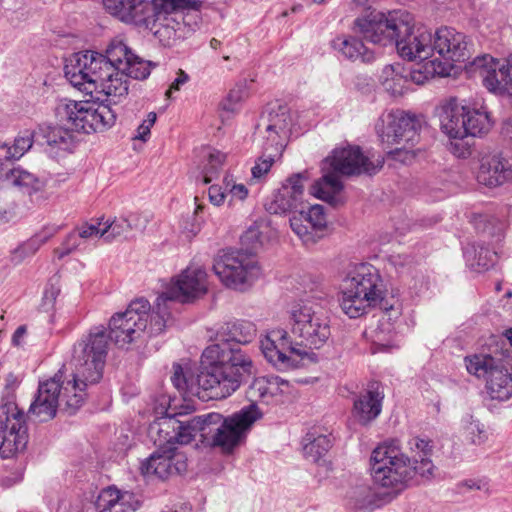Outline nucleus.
Wrapping results in <instances>:
<instances>
[{"label": "nucleus", "instance_id": "f257e3e1", "mask_svg": "<svg viewBox=\"0 0 512 512\" xmlns=\"http://www.w3.org/2000/svg\"><path fill=\"white\" fill-rule=\"evenodd\" d=\"M317 301L309 297L303 299L291 310V334L284 329H273L261 338L260 348L275 368L288 370L313 362L316 354L313 349L321 348L330 338L329 319L325 314V299L317 296Z\"/></svg>", "mask_w": 512, "mask_h": 512}, {"label": "nucleus", "instance_id": "f03ea898", "mask_svg": "<svg viewBox=\"0 0 512 512\" xmlns=\"http://www.w3.org/2000/svg\"><path fill=\"white\" fill-rule=\"evenodd\" d=\"M201 370L196 378L178 365H173L171 381L185 397L200 400H222L240 388V372L250 371L251 363L240 352L227 346L210 345L202 353Z\"/></svg>", "mask_w": 512, "mask_h": 512}, {"label": "nucleus", "instance_id": "7ed1b4c3", "mask_svg": "<svg viewBox=\"0 0 512 512\" xmlns=\"http://www.w3.org/2000/svg\"><path fill=\"white\" fill-rule=\"evenodd\" d=\"M354 29L371 43L395 44L398 54L408 61L433 59L432 31L415 23L407 11L372 12L367 17L355 19Z\"/></svg>", "mask_w": 512, "mask_h": 512}, {"label": "nucleus", "instance_id": "20e7f679", "mask_svg": "<svg viewBox=\"0 0 512 512\" xmlns=\"http://www.w3.org/2000/svg\"><path fill=\"white\" fill-rule=\"evenodd\" d=\"M105 10L120 21L150 29L163 46L185 37L186 26L173 12L191 7L190 0H103Z\"/></svg>", "mask_w": 512, "mask_h": 512}, {"label": "nucleus", "instance_id": "39448f33", "mask_svg": "<svg viewBox=\"0 0 512 512\" xmlns=\"http://www.w3.org/2000/svg\"><path fill=\"white\" fill-rule=\"evenodd\" d=\"M55 114L61 126L48 127L45 132L46 143L53 150L67 152L75 145L73 131L89 134L103 132L111 128L116 121V114L107 104L77 102L62 99L57 103Z\"/></svg>", "mask_w": 512, "mask_h": 512}, {"label": "nucleus", "instance_id": "423d86ee", "mask_svg": "<svg viewBox=\"0 0 512 512\" xmlns=\"http://www.w3.org/2000/svg\"><path fill=\"white\" fill-rule=\"evenodd\" d=\"M108 349L109 337L103 325L90 328L73 344L70 359L72 378L67 380L64 388L65 396L70 390L74 391L73 397L67 399L71 409L78 410L84 403L85 389L101 380Z\"/></svg>", "mask_w": 512, "mask_h": 512}, {"label": "nucleus", "instance_id": "0eeeda50", "mask_svg": "<svg viewBox=\"0 0 512 512\" xmlns=\"http://www.w3.org/2000/svg\"><path fill=\"white\" fill-rule=\"evenodd\" d=\"M421 463L418 468L412 467L411 459L398 445L383 443L371 453V476L376 485L391 490L395 496L414 479L431 481L435 478L436 466L426 460Z\"/></svg>", "mask_w": 512, "mask_h": 512}, {"label": "nucleus", "instance_id": "6e6552de", "mask_svg": "<svg viewBox=\"0 0 512 512\" xmlns=\"http://www.w3.org/2000/svg\"><path fill=\"white\" fill-rule=\"evenodd\" d=\"M384 159L378 156L372 160L359 147L336 148L322 164L323 176L311 186V194L330 204L336 205L343 189L339 175L375 174L382 168Z\"/></svg>", "mask_w": 512, "mask_h": 512}, {"label": "nucleus", "instance_id": "1a4fd4ad", "mask_svg": "<svg viewBox=\"0 0 512 512\" xmlns=\"http://www.w3.org/2000/svg\"><path fill=\"white\" fill-rule=\"evenodd\" d=\"M382 281L378 271L368 263L351 266L342 280L339 303L342 311L350 318H358L370 307L383 310L393 309L384 300Z\"/></svg>", "mask_w": 512, "mask_h": 512}, {"label": "nucleus", "instance_id": "9d476101", "mask_svg": "<svg viewBox=\"0 0 512 512\" xmlns=\"http://www.w3.org/2000/svg\"><path fill=\"white\" fill-rule=\"evenodd\" d=\"M440 127L449 138L483 136L490 132L494 121L481 99L449 98L440 107Z\"/></svg>", "mask_w": 512, "mask_h": 512}, {"label": "nucleus", "instance_id": "9b49d317", "mask_svg": "<svg viewBox=\"0 0 512 512\" xmlns=\"http://www.w3.org/2000/svg\"><path fill=\"white\" fill-rule=\"evenodd\" d=\"M208 290L207 273L199 266H189L157 297L151 317L150 332L162 333L172 320L171 305L174 301L186 303L203 296Z\"/></svg>", "mask_w": 512, "mask_h": 512}, {"label": "nucleus", "instance_id": "f8f14e48", "mask_svg": "<svg viewBox=\"0 0 512 512\" xmlns=\"http://www.w3.org/2000/svg\"><path fill=\"white\" fill-rule=\"evenodd\" d=\"M220 421L221 414L219 413L195 416L186 421L178 420L175 417H165L150 425L149 435L157 447H163L164 444L173 447H176V444L187 445L199 433L203 437L211 434L210 426Z\"/></svg>", "mask_w": 512, "mask_h": 512}, {"label": "nucleus", "instance_id": "ddd939ff", "mask_svg": "<svg viewBox=\"0 0 512 512\" xmlns=\"http://www.w3.org/2000/svg\"><path fill=\"white\" fill-rule=\"evenodd\" d=\"M150 303L139 298L132 301L124 312L114 314L109 321V340L121 348L139 341L145 335L156 336L150 332L151 317Z\"/></svg>", "mask_w": 512, "mask_h": 512}, {"label": "nucleus", "instance_id": "4468645a", "mask_svg": "<svg viewBox=\"0 0 512 512\" xmlns=\"http://www.w3.org/2000/svg\"><path fill=\"white\" fill-rule=\"evenodd\" d=\"M214 273L228 288L244 291L261 275L256 259L243 251H221L214 259Z\"/></svg>", "mask_w": 512, "mask_h": 512}, {"label": "nucleus", "instance_id": "2eb2a0df", "mask_svg": "<svg viewBox=\"0 0 512 512\" xmlns=\"http://www.w3.org/2000/svg\"><path fill=\"white\" fill-rule=\"evenodd\" d=\"M468 58V42L463 33L451 27H441L433 33V59L426 63V67H432L429 73L449 75L454 62H464Z\"/></svg>", "mask_w": 512, "mask_h": 512}, {"label": "nucleus", "instance_id": "dca6fc26", "mask_svg": "<svg viewBox=\"0 0 512 512\" xmlns=\"http://www.w3.org/2000/svg\"><path fill=\"white\" fill-rule=\"evenodd\" d=\"M419 119L404 110L384 111L375 123V132L383 145H417L420 141Z\"/></svg>", "mask_w": 512, "mask_h": 512}, {"label": "nucleus", "instance_id": "f3484780", "mask_svg": "<svg viewBox=\"0 0 512 512\" xmlns=\"http://www.w3.org/2000/svg\"><path fill=\"white\" fill-rule=\"evenodd\" d=\"M465 362L470 374L486 379V390L491 399L506 401L512 397V371L502 359L481 354L467 357Z\"/></svg>", "mask_w": 512, "mask_h": 512}, {"label": "nucleus", "instance_id": "a211bd4d", "mask_svg": "<svg viewBox=\"0 0 512 512\" xmlns=\"http://www.w3.org/2000/svg\"><path fill=\"white\" fill-rule=\"evenodd\" d=\"M261 417L262 412L254 404L243 407L227 418L221 415V421L210 426L211 444L223 452H231L246 438L247 432Z\"/></svg>", "mask_w": 512, "mask_h": 512}, {"label": "nucleus", "instance_id": "6ab92c4d", "mask_svg": "<svg viewBox=\"0 0 512 512\" xmlns=\"http://www.w3.org/2000/svg\"><path fill=\"white\" fill-rule=\"evenodd\" d=\"M110 66L107 65L103 54L85 51L73 54L65 65V77L78 90L92 95L101 79L106 75Z\"/></svg>", "mask_w": 512, "mask_h": 512}, {"label": "nucleus", "instance_id": "aec40b11", "mask_svg": "<svg viewBox=\"0 0 512 512\" xmlns=\"http://www.w3.org/2000/svg\"><path fill=\"white\" fill-rule=\"evenodd\" d=\"M28 443L24 412L11 399L0 406V455L11 458L22 452Z\"/></svg>", "mask_w": 512, "mask_h": 512}, {"label": "nucleus", "instance_id": "412c9836", "mask_svg": "<svg viewBox=\"0 0 512 512\" xmlns=\"http://www.w3.org/2000/svg\"><path fill=\"white\" fill-rule=\"evenodd\" d=\"M66 386L67 380L64 379L62 371L41 382L36 398L30 405L29 413L41 422L48 421L56 416L57 408L61 403H64V409L69 414L75 413L77 410L71 409L67 405V399L73 397L74 391L70 390L68 396H65L64 388Z\"/></svg>", "mask_w": 512, "mask_h": 512}, {"label": "nucleus", "instance_id": "4be33fe9", "mask_svg": "<svg viewBox=\"0 0 512 512\" xmlns=\"http://www.w3.org/2000/svg\"><path fill=\"white\" fill-rule=\"evenodd\" d=\"M471 73L477 74L483 85L495 94L512 93V54L498 60L490 55L476 57L468 67Z\"/></svg>", "mask_w": 512, "mask_h": 512}, {"label": "nucleus", "instance_id": "5701e85b", "mask_svg": "<svg viewBox=\"0 0 512 512\" xmlns=\"http://www.w3.org/2000/svg\"><path fill=\"white\" fill-rule=\"evenodd\" d=\"M289 221L292 231L305 245L316 243L327 225L324 207L319 204L294 210Z\"/></svg>", "mask_w": 512, "mask_h": 512}, {"label": "nucleus", "instance_id": "b1692460", "mask_svg": "<svg viewBox=\"0 0 512 512\" xmlns=\"http://www.w3.org/2000/svg\"><path fill=\"white\" fill-rule=\"evenodd\" d=\"M310 180L308 171L290 175L273 199L266 204V209L273 214L294 211L304 206L305 186Z\"/></svg>", "mask_w": 512, "mask_h": 512}, {"label": "nucleus", "instance_id": "393cba45", "mask_svg": "<svg viewBox=\"0 0 512 512\" xmlns=\"http://www.w3.org/2000/svg\"><path fill=\"white\" fill-rule=\"evenodd\" d=\"M187 469V458L184 453L177 450V447L163 445L157 447L142 465L141 471L144 475H155L160 479L185 472Z\"/></svg>", "mask_w": 512, "mask_h": 512}, {"label": "nucleus", "instance_id": "a878e982", "mask_svg": "<svg viewBox=\"0 0 512 512\" xmlns=\"http://www.w3.org/2000/svg\"><path fill=\"white\" fill-rule=\"evenodd\" d=\"M107 65L128 70L133 79L143 80L150 75V64L135 55L120 38H114L103 54Z\"/></svg>", "mask_w": 512, "mask_h": 512}, {"label": "nucleus", "instance_id": "bb28decb", "mask_svg": "<svg viewBox=\"0 0 512 512\" xmlns=\"http://www.w3.org/2000/svg\"><path fill=\"white\" fill-rule=\"evenodd\" d=\"M256 336L255 325L248 320H235L225 323L217 333L218 342L213 345H225L233 351L245 355L251 363L250 371L240 372V385L245 377L251 376L255 372V367L251 357L239 348L238 344L250 343Z\"/></svg>", "mask_w": 512, "mask_h": 512}, {"label": "nucleus", "instance_id": "cd10ccee", "mask_svg": "<svg viewBox=\"0 0 512 512\" xmlns=\"http://www.w3.org/2000/svg\"><path fill=\"white\" fill-rule=\"evenodd\" d=\"M292 389L290 382L279 376H262L252 381L247 390V397L255 406L257 402L270 404L290 395Z\"/></svg>", "mask_w": 512, "mask_h": 512}, {"label": "nucleus", "instance_id": "c85d7f7f", "mask_svg": "<svg viewBox=\"0 0 512 512\" xmlns=\"http://www.w3.org/2000/svg\"><path fill=\"white\" fill-rule=\"evenodd\" d=\"M512 180V158L494 154L483 158L477 172V181L488 187H497Z\"/></svg>", "mask_w": 512, "mask_h": 512}, {"label": "nucleus", "instance_id": "c756f323", "mask_svg": "<svg viewBox=\"0 0 512 512\" xmlns=\"http://www.w3.org/2000/svg\"><path fill=\"white\" fill-rule=\"evenodd\" d=\"M0 182L7 186H13L24 193L38 192L45 186V179L20 167L0 159Z\"/></svg>", "mask_w": 512, "mask_h": 512}, {"label": "nucleus", "instance_id": "7c9ffc66", "mask_svg": "<svg viewBox=\"0 0 512 512\" xmlns=\"http://www.w3.org/2000/svg\"><path fill=\"white\" fill-rule=\"evenodd\" d=\"M383 393L378 385H371L367 391L360 394L354 401L352 414L361 425H367L381 413Z\"/></svg>", "mask_w": 512, "mask_h": 512}, {"label": "nucleus", "instance_id": "2f4dec72", "mask_svg": "<svg viewBox=\"0 0 512 512\" xmlns=\"http://www.w3.org/2000/svg\"><path fill=\"white\" fill-rule=\"evenodd\" d=\"M105 74L101 75L94 93H103L110 97L114 103L126 97L129 90V78H132L129 71L110 66Z\"/></svg>", "mask_w": 512, "mask_h": 512}, {"label": "nucleus", "instance_id": "473e14b6", "mask_svg": "<svg viewBox=\"0 0 512 512\" xmlns=\"http://www.w3.org/2000/svg\"><path fill=\"white\" fill-rule=\"evenodd\" d=\"M262 121L265 122V131L268 134L264 149L268 151L270 148H274L276 152H279L282 148L281 135L286 134L291 123L288 109L278 106L276 110L272 109L266 117H263Z\"/></svg>", "mask_w": 512, "mask_h": 512}, {"label": "nucleus", "instance_id": "72a5a7b5", "mask_svg": "<svg viewBox=\"0 0 512 512\" xmlns=\"http://www.w3.org/2000/svg\"><path fill=\"white\" fill-rule=\"evenodd\" d=\"M96 505L98 512H136L139 501L131 492L109 487L100 493Z\"/></svg>", "mask_w": 512, "mask_h": 512}, {"label": "nucleus", "instance_id": "f704fd0d", "mask_svg": "<svg viewBox=\"0 0 512 512\" xmlns=\"http://www.w3.org/2000/svg\"><path fill=\"white\" fill-rule=\"evenodd\" d=\"M332 48L344 58L356 61H370L372 54L363 42L354 36L339 35L331 41Z\"/></svg>", "mask_w": 512, "mask_h": 512}, {"label": "nucleus", "instance_id": "c9c22d12", "mask_svg": "<svg viewBox=\"0 0 512 512\" xmlns=\"http://www.w3.org/2000/svg\"><path fill=\"white\" fill-rule=\"evenodd\" d=\"M380 81L384 90L394 97L403 95L409 84L405 69L399 63L386 65L382 70Z\"/></svg>", "mask_w": 512, "mask_h": 512}, {"label": "nucleus", "instance_id": "e433bc0d", "mask_svg": "<svg viewBox=\"0 0 512 512\" xmlns=\"http://www.w3.org/2000/svg\"><path fill=\"white\" fill-rule=\"evenodd\" d=\"M332 447L331 437L309 432L303 439L304 457L313 463L319 462Z\"/></svg>", "mask_w": 512, "mask_h": 512}, {"label": "nucleus", "instance_id": "4c0bfd02", "mask_svg": "<svg viewBox=\"0 0 512 512\" xmlns=\"http://www.w3.org/2000/svg\"><path fill=\"white\" fill-rule=\"evenodd\" d=\"M464 254L469 267L478 273L489 270L497 260L496 252L484 246H472Z\"/></svg>", "mask_w": 512, "mask_h": 512}, {"label": "nucleus", "instance_id": "58836bf2", "mask_svg": "<svg viewBox=\"0 0 512 512\" xmlns=\"http://www.w3.org/2000/svg\"><path fill=\"white\" fill-rule=\"evenodd\" d=\"M33 141V132L25 130L18 134L11 145L0 140V151L3 152L5 160L16 161L31 149Z\"/></svg>", "mask_w": 512, "mask_h": 512}, {"label": "nucleus", "instance_id": "ea45409f", "mask_svg": "<svg viewBox=\"0 0 512 512\" xmlns=\"http://www.w3.org/2000/svg\"><path fill=\"white\" fill-rule=\"evenodd\" d=\"M461 433L468 442L474 445H480L486 440L484 426L470 414L464 415L461 419Z\"/></svg>", "mask_w": 512, "mask_h": 512}, {"label": "nucleus", "instance_id": "a19ab883", "mask_svg": "<svg viewBox=\"0 0 512 512\" xmlns=\"http://www.w3.org/2000/svg\"><path fill=\"white\" fill-rule=\"evenodd\" d=\"M409 449L413 453V458L411 459L412 467H419L423 461H429L431 464H434L431 460L433 445L429 439H424L420 437H413L409 440Z\"/></svg>", "mask_w": 512, "mask_h": 512}, {"label": "nucleus", "instance_id": "79ce46f5", "mask_svg": "<svg viewBox=\"0 0 512 512\" xmlns=\"http://www.w3.org/2000/svg\"><path fill=\"white\" fill-rule=\"evenodd\" d=\"M268 225L264 221L254 222L242 235L241 241L251 249L262 246L268 240Z\"/></svg>", "mask_w": 512, "mask_h": 512}, {"label": "nucleus", "instance_id": "37998d69", "mask_svg": "<svg viewBox=\"0 0 512 512\" xmlns=\"http://www.w3.org/2000/svg\"><path fill=\"white\" fill-rule=\"evenodd\" d=\"M54 232V230H44L34 235L15 250L14 257L23 260L25 257L33 255L53 236Z\"/></svg>", "mask_w": 512, "mask_h": 512}, {"label": "nucleus", "instance_id": "c03bdc74", "mask_svg": "<svg viewBox=\"0 0 512 512\" xmlns=\"http://www.w3.org/2000/svg\"><path fill=\"white\" fill-rule=\"evenodd\" d=\"M205 157L207 164L203 169V180L205 184H208L219 174L226 155L218 150L209 149Z\"/></svg>", "mask_w": 512, "mask_h": 512}, {"label": "nucleus", "instance_id": "a18cd8bd", "mask_svg": "<svg viewBox=\"0 0 512 512\" xmlns=\"http://www.w3.org/2000/svg\"><path fill=\"white\" fill-rule=\"evenodd\" d=\"M60 291L59 280L52 278L47 284L42 297L41 306L44 311L48 312L53 310Z\"/></svg>", "mask_w": 512, "mask_h": 512}, {"label": "nucleus", "instance_id": "49530a36", "mask_svg": "<svg viewBox=\"0 0 512 512\" xmlns=\"http://www.w3.org/2000/svg\"><path fill=\"white\" fill-rule=\"evenodd\" d=\"M246 97V91L243 87H235L230 90L227 97L222 101L223 110L228 112H236L240 108V104Z\"/></svg>", "mask_w": 512, "mask_h": 512}, {"label": "nucleus", "instance_id": "de8ad7c7", "mask_svg": "<svg viewBox=\"0 0 512 512\" xmlns=\"http://www.w3.org/2000/svg\"><path fill=\"white\" fill-rule=\"evenodd\" d=\"M103 230L106 231L105 239L108 241L130 231L125 217L115 218L111 222L107 221L103 224Z\"/></svg>", "mask_w": 512, "mask_h": 512}, {"label": "nucleus", "instance_id": "09e8293b", "mask_svg": "<svg viewBox=\"0 0 512 512\" xmlns=\"http://www.w3.org/2000/svg\"><path fill=\"white\" fill-rule=\"evenodd\" d=\"M76 232L78 233L81 241H93L102 237L105 238L106 236V231L103 230L100 222L97 224H84L80 226Z\"/></svg>", "mask_w": 512, "mask_h": 512}, {"label": "nucleus", "instance_id": "8fccbe9b", "mask_svg": "<svg viewBox=\"0 0 512 512\" xmlns=\"http://www.w3.org/2000/svg\"><path fill=\"white\" fill-rule=\"evenodd\" d=\"M395 149L388 151L387 156L403 164L410 163L416 156L413 148L416 145H394Z\"/></svg>", "mask_w": 512, "mask_h": 512}, {"label": "nucleus", "instance_id": "3c124183", "mask_svg": "<svg viewBox=\"0 0 512 512\" xmlns=\"http://www.w3.org/2000/svg\"><path fill=\"white\" fill-rule=\"evenodd\" d=\"M223 185H225V190L231 196L232 199H237L243 201L248 196V189L244 184L236 183L232 177L226 176L223 180Z\"/></svg>", "mask_w": 512, "mask_h": 512}, {"label": "nucleus", "instance_id": "603ef678", "mask_svg": "<svg viewBox=\"0 0 512 512\" xmlns=\"http://www.w3.org/2000/svg\"><path fill=\"white\" fill-rule=\"evenodd\" d=\"M81 246V239L75 231L68 234L61 247L55 250L56 256L61 259Z\"/></svg>", "mask_w": 512, "mask_h": 512}, {"label": "nucleus", "instance_id": "864d4df0", "mask_svg": "<svg viewBox=\"0 0 512 512\" xmlns=\"http://www.w3.org/2000/svg\"><path fill=\"white\" fill-rule=\"evenodd\" d=\"M157 115L155 112L148 113L146 119L138 126L134 139L147 141L150 136L151 127L155 124Z\"/></svg>", "mask_w": 512, "mask_h": 512}, {"label": "nucleus", "instance_id": "5fc2aeb1", "mask_svg": "<svg viewBox=\"0 0 512 512\" xmlns=\"http://www.w3.org/2000/svg\"><path fill=\"white\" fill-rule=\"evenodd\" d=\"M274 162V158L272 155H268L267 157H260L255 165L251 169L252 177L254 179H260L264 175H266Z\"/></svg>", "mask_w": 512, "mask_h": 512}, {"label": "nucleus", "instance_id": "6e6d98bb", "mask_svg": "<svg viewBox=\"0 0 512 512\" xmlns=\"http://www.w3.org/2000/svg\"><path fill=\"white\" fill-rule=\"evenodd\" d=\"M384 328H379L378 330H374L370 332V337L373 341L372 352L375 353L377 351H387L392 347L389 339H386L383 335Z\"/></svg>", "mask_w": 512, "mask_h": 512}, {"label": "nucleus", "instance_id": "4d7b16f0", "mask_svg": "<svg viewBox=\"0 0 512 512\" xmlns=\"http://www.w3.org/2000/svg\"><path fill=\"white\" fill-rule=\"evenodd\" d=\"M190 80L189 75L182 69H178L176 72V78L173 80L168 90L165 93L167 98H172V93L179 91L183 85Z\"/></svg>", "mask_w": 512, "mask_h": 512}, {"label": "nucleus", "instance_id": "13d9d810", "mask_svg": "<svg viewBox=\"0 0 512 512\" xmlns=\"http://www.w3.org/2000/svg\"><path fill=\"white\" fill-rule=\"evenodd\" d=\"M226 193L227 190H225V185H211L208 189L209 200L215 206H220L224 203Z\"/></svg>", "mask_w": 512, "mask_h": 512}, {"label": "nucleus", "instance_id": "bf43d9fd", "mask_svg": "<svg viewBox=\"0 0 512 512\" xmlns=\"http://www.w3.org/2000/svg\"><path fill=\"white\" fill-rule=\"evenodd\" d=\"M454 141L450 142L449 149L451 153L459 158H466L470 155L469 145L463 141L464 138H453Z\"/></svg>", "mask_w": 512, "mask_h": 512}, {"label": "nucleus", "instance_id": "052dcab7", "mask_svg": "<svg viewBox=\"0 0 512 512\" xmlns=\"http://www.w3.org/2000/svg\"><path fill=\"white\" fill-rule=\"evenodd\" d=\"M125 218L130 230H143L148 223V217L140 213H130Z\"/></svg>", "mask_w": 512, "mask_h": 512}, {"label": "nucleus", "instance_id": "680f3d73", "mask_svg": "<svg viewBox=\"0 0 512 512\" xmlns=\"http://www.w3.org/2000/svg\"><path fill=\"white\" fill-rule=\"evenodd\" d=\"M487 483L481 479H466L458 483L457 488L460 492L470 490H481L486 487Z\"/></svg>", "mask_w": 512, "mask_h": 512}, {"label": "nucleus", "instance_id": "e2e57ef3", "mask_svg": "<svg viewBox=\"0 0 512 512\" xmlns=\"http://www.w3.org/2000/svg\"><path fill=\"white\" fill-rule=\"evenodd\" d=\"M26 333H27L26 327L19 326L13 334V337H12L13 344L16 346L21 345L22 339L24 338Z\"/></svg>", "mask_w": 512, "mask_h": 512}, {"label": "nucleus", "instance_id": "0e129e2a", "mask_svg": "<svg viewBox=\"0 0 512 512\" xmlns=\"http://www.w3.org/2000/svg\"><path fill=\"white\" fill-rule=\"evenodd\" d=\"M19 384V379L14 374L10 373L6 377V388L14 389Z\"/></svg>", "mask_w": 512, "mask_h": 512}, {"label": "nucleus", "instance_id": "69168bd1", "mask_svg": "<svg viewBox=\"0 0 512 512\" xmlns=\"http://www.w3.org/2000/svg\"><path fill=\"white\" fill-rule=\"evenodd\" d=\"M372 0H353V2L358 5V6H362V7H366V6H369L370 3H371Z\"/></svg>", "mask_w": 512, "mask_h": 512}, {"label": "nucleus", "instance_id": "338daca9", "mask_svg": "<svg viewBox=\"0 0 512 512\" xmlns=\"http://www.w3.org/2000/svg\"><path fill=\"white\" fill-rule=\"evenodd\" d=\"M506 339L509 341V343L511 344L512 346V327L507 329L504 333Z\"/></svg>", "mask_w": 512, "mask_h": 512}, {"label": "nucleus", "instance_id": "774afa93", "mask_svg": "<svg viewBox=\"0 0 512 512\" xmlns=\"http://www.w3.org/2000/svg\"><path fill=\"white\" fill-rule=\"evenodd\" d=\"M507 133L510 135V138H512V119L509 120V122L507 123Z\"/></svg>", "mask_w": 512, "mask_h": 512}]
</instances>
